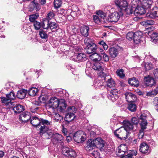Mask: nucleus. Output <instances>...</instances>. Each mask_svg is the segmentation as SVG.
<instances>
[{"mask_svg": "<svg viewBox=\"0 0 158 158\" xmlns=\"http://www.w3.org/2000/svg\"><path fill=\"white\" fill-rule=\"evenodd\" d=\"M105 145L103 140L100 138H98L95 139H90L86 143L85 148L86 150H90L93 147L98 148L100 149H102Z\"/></svg>", "mask_w": 158, "mask_h": 158, "instance_id": "f257e3e1", "label": "nucleus"}, {"mask_svg": "<svg viewBox=\"0 0 158 158\" xmlns=\"http://www.w3.org/2000/svg\"><path fill=\"white\" fill-rule=\"evenodd\" d=\"M86 47V52L87 54H90L95 52L97 49L96 45L92 42V40L89 38H86L84 40Z\"/></svg>", "mask_w": 158, "mask_h": 158, "instance_id": "f03ea898", "label": "nucleus"}, {"mask_svg": "<svg viewBox=\"0 0 158 158\" xmlns=\"http://www.w3.org/2000/svg\"><path fill=\"white\" fill-rule=\"evenodd\" d=\"M50 107L53 109H56L59 106L60 109L64 110L66 108V104L65 103L60 102L59 99L55 97H52L48 102Z\"/></svg>", "mask_w": 158, "mask_h": 158, "instance_id": "7ed1b4c3", "label": "nucleus"}, {"mask_svg": "<svg viewBox=\"0 0 158 158\" xmlns=\"http://www.w3.org/2000/svg\"><path fill=\"white\" fill-rule=\"evenodd\" d=\"M114 133L116 137L121 140H126L128 136V134L123 127L117 129Z\"/></svg>", "mask_w": 158, "mask_h": 158, "instance_id": "20e7f679", "label": "nucleus"}, {"mask_svg": "<svg viewBox=\"0 0 158 158\" xmlns=\"http://www.w3.org/2000/svg\"><path fill=\"white\" fill-rule=\"evenodd\" d=\"M62 153L64 158H74L77 156V153L75 150L68 147L63 148Z\"/></svg>", "mask_w": 158, "mask_h": 158, "instance_id": "39448f33", "label": "nucleus"}, {"mask_svg": "<svg viewBox=\"0 0 158 158\" xmlns=\"http://www.w3.org/2000/svg\"><path fill=\"white\" fill-rule=\"evenodd\" d=\"M74 139L78 143H80L85 140L86 136L84 132L81 131H77L74 135Z\"/></svg>", "mask_w": 158, "mask_h": 158, "instance_id": "423d86ee", "label": "nucleus"}, {"mask_svg": "<svg viewBox=\"0 0 158 158\" xmlns=\"http://www.w3.org/2000/svg\"><path fill=\"white\" fill-rule=\"evenodd\" d=\"M123 15V13L120 12H114L110 14L108 17V20L111 22H117L120 17Z\"/></svg>", "mask_w": 158, "mask_h": 158, "instance_id": "0eeeda50", "label": "nucleus"}, {"mask_svg": "<svg viewBox=\"0 0 158 158\" xmlns=\"http://www.w3.org/2000/svg\"><path fill=\"white\" fill-rule=\"evenodd\" d=\"M40 3V0H34L31 2L29 6V11H32L34 10H35L36 11H39L41 8Z\"/></svg>", "mask_w": 158, "mask_h": 158, "instance_id": "6e6552de", "label": "nucleus"}, {"mask_svg": "<svg viewBox=\"0 0 158 158\" xmlns=\"http://www.w3.org/2000/svg\"><path fill=\"white\" fill-rule=\"evenodd\" d=\"M124 127L128 135L132 132L134 131L133 125L128 120H124L123 122Z\"/></svg>", "mask_w": 158, "mask_h": 158, "instance_id": "1a4fd4ad", "label": "nucleus"}, {"mask_svg": "<svg viewBox=\"0 0 158 158\" xmlns=\"http://www.w3.org/2000/svg\"><path fill=\"white\" fill-rule=\"evenodd\" d=\"M93 69L96 71L97 74L100 76H103V69L102 65L98 62H95L92 66Z\"/></svg>", "mask_w": 158, "mask_h": 158, "instance_id": "9d476101", "label": "nucleus"}, {"mask_svg": "<svg viewBox=\"0 0 158 158\" xmlns=\"http://www.w3.org/2000/svg\"><path fill=\"white\" fill-rule=\"evenodd\" d=\"M144 81L145 85L147 86L152 87L154 86L156 84V82L154 79L149 75L144 77Z\"/></svg>", "mask_w": 158, "mask_h": 158, "instance_id": "9b49d317", "label": "nucleus"}, {"mask_svg": "<svg viewBox=\"0 0 158 158\" xmlns=\"http://www.w3.org/2000/svg\"><path fill=\"white\" fill-rule=\"evenodd\" d=\"M114 2L118 7L122 10V11L124 9L127 7L128 6V4L126 0H115Z\"/></svg>", "mask_w": 158, "mask_h": 158, "instance_id": "f8f14e48", "label": "nucleus"}, {"mask_svg": "<svg viewBox=\"0 0 158 158\" xmlns=\"http://www.w3.org/2000/svg\"><path fill=\"white\" fill-rule=\"evenodd\" d=\"M139 150L141 153L144 154H148L151 152V148L145 143H143L140 144Z\"/></svg>", "mask_w": 158, "mask_h": 158, "instance_id": "ddd939ff", "label": "nucleus"}, {"mask_svg": "<svg viewBox=\"0 0 158 158\" xmlns=\"http://www.w3.org/2000/svg\"><path fill=\"white\" fill-rule=\"evenodd\" d=\"M1 99L2 103L5 104V108L6 109H10L14 108L15 105L14 102H11V101H8L5 97H1Z\"/></svg>", "mask_w": 158, "mask_h": 158, "instance_id": "4468645a", "label": "nucleus"}, {"mask_svg": "<svg viewBox=\"0 0 158 158\" xmlns=\"http://www.w3.org/2000/svg\"><path fill=\"white\" fill-rule=\"evenodd\" d=\"M140 5H137L134 11V14L136 16H140L145 13V9L142 5L141 6Z\"/></svg>", "mask_w": 158, "mask_h": 158, "instance_id": "2eb2a0df", "label": "nucleus"}, {"mask_svg": "<svg viewBox=\"0 0 158 158\" xmlns=\"http://www.w3.org/2000/svg\"><path fill=\"white\" fill-rule=\"evenodd\" d=\"M125 95L126 101L128 102H134L136 100V95L131 92H126Z\"/></svg>", "mask_w": 158, "mask_h": 158, "instance_id": "dca6fc26", "label": "nucleus"}, {"mask_svg": "<svg viewBox=\"0 0 158 158\" xmlns=\"http://www.w3.org/2000/svg\"><path fill=\"white\" fill-rule=\"evenodd\" d=\"M118 155L122 156L125 154L127 152V148L125 144H122L118 147Z\"/></svg>", "mask_w": 158, "mask_h": 158, "instance_id": "f3484780", "label": "nucleus"}, {"mask_svg": "<svg viewBox=\"0 0 158 158\" xmlns=\"http://www.w3.org/2000/svg\"><path fill=\"white\" fill-rule=\"evenodd\" d=\"M41 119L36 116L32 117L30 121V123L33 126L37 128L40 127L41 123Z\"/></svg>", "mask_w": 158, "mask_h": 158, "instance_id": "a211bd4d", "label": "nucleus"}, {"mask_svg": "<svg viewBox=\"0 0 158 158\" xmlns=\"http://www.w3.org/2000/svg\"><path fill=\"white\" fill-rule=\"evenodd\" d=\"M52 141L54 143H62L64 141V138L62 135L58 133H55L54 137L52 139Z\"/></svg>", "mask_w": 158, "mask_h": 158, "instance_id": "6ab92c4d", "label": "nucleus"}, {"mask_svg": "<svg viewBox=\"0 0 158 158\" xmlns=\"http://www.w3.org/2000/svg\"><path fill=\"white\" fill-rule=\"evenodd\" d=\"M74 60L77 62H81L87 59L85 55L83 53L78 54L77 56H74Z\"/></svg>", "mask_w": 158, "mask_h": 158, "instance_id": "aec40b11", "label": "nucleus"}, {"mask_svg": "<svg viewBox=\"0 0 158 158\" xmlns=\"http://www.w3.org/2000/svg\"><path fill=\"white\" fill-rule=\"evenodd\" d=\"M149 115V113L147 110H145L144 112L142 114L140 117V120H141L140 124L142 123L146 124L145 126H147V122L146 120V118Z\"/></svg>", "mask_w": 158, "mask_h": 158, "instance_id": "412c9836", "label": "nucleus"}, {"mask_svg": "<svg viewBox=\"0 0 158 158\" xmlns=\"http://www.w3.org/2000/svg\"><path fill=\"white\" fill-rule=\"evenodd\" d=\"M31 118V114L28 112H25L20 115V119L23 122H27Z\"/></svg>", "mask_w": 158, "mask_h": 158, "instance_id": "4be33fe9", "label": "nucleus"}, {"mask_svg": "<svg viewBox=\"0 0 158 158\" xmlns=\"http://www.w3.org/2000/svg\"><path fill=\"white\" fill-rule=\"evenodd\" d=\"M142 37V33L140 31H137L135 33V35L133 40L136 44H139Z\"/></svg>", "mask_w": 158, "mask_h": 158, "instance_id": "5701e85b", "label": "nucleus"}, {"mask_svg": "<svg viewBox=\"0 0 158 158\" xmlns=\"http://www.w3.org/2000/svg\"><path fill=\"white\" fill-rule=\"evenodd\" d=\"M148 34L152 39V42L154 43H156L158 41V34L157 33L154 31H148Z\"/></svg>", "mask_w": 158, "mask_h": 158, "instance_id": "b1692460", "label": "nucleus"}, {"mask_svg": "<svg viewBox=\"0 0 158 158\" xmlns=\"http://www.w3.org/2000/svg\"><path fill=\"white\" fill-rule=\"evenodd\" d=\"M153 3L151 0H143L141 3V5L145 9L150 8Z\"/></svg>", "mask_w": 158, "mask_h": 158, "instance_id": "393cba45", "label": "nucleus"}, {"mask_svg": "<svg viewBox=\"0 0 158 158\" xmlns=\"http://www.w3.org/2000/svg\"><path fill=\"white\" fill-rule=\"evenodd\" d=\"M89 27L88 26L84 25L81 27L80 32L81 34L83 36L87 37L88 35Z\"/></svg>", "mask_w": 158, "mask_h": 158, "instance_id": "a878e982", "label": "nucleus"}, {"mask_svg": "<svg viewBox=\"0 0 158 158\" xmlns=\"http://www.w3.org/2000/svg\"><path fill=\"white\" fill-rule=\"evenodd\" d=\"M27 93V91L24 89L20 90L17 93V96L20 99H23L26 97Z\"/></svg>", "mask_w": 158, "mask_h": 158, "instance_id": "bb28decb", "label": "nucleus"}, {"mask_svg": "<svg viewBox=\"0 0 158 158\" xmlns=\"http://www.w3.org/2000/svg\"><path fill=\"white\" fill-rule=\"evenodd\" d=\"M90 59L95 62L100 61L102 57L98 53L95 52L92 53L90 56Z\"/></svg>", "mask_w": 158, "mask_h": 158, "instance_id": "cd10ccee", "label": "nucleus"}, {"mask_svg": "<svg viewBox=\"0 0 158 158\" xmlns=\"http://www.w3.org/2000/svg\"><path fill=\"white\" fill-rule=\"evenodd\" d=\"M15 113H19L22 112L24 110L23 106L21 105L17 104L13 108Z\"/></svg>", "mask_w": 158, "mask_h": 158, "instance_id": "c85d7f7f", "label": "nucleus"}, {"mask_svg": "<svg viewBox=\"0 0 158 158\" xmlns=\"http://www.w3.org/2000/svg\"><path fill=\"white\" fill-rule=\"evenodd\" d=\"M137 154V152L136 151L132 150L129 153H126L122 155V158H132L133 156H136Z\"/></svg>", "mask_w": 158, "mask_h": 158, "instance_id": "c756f323", "label": "nucleus"}, {"mask_svg": "<svg viewBox=\"0 0 158 158\" xmlns=\"http://www.w3.org/2000/svg\"><path fill=\"white\" fill-rule=\"evenodd\" d=\"M109 54L110 56L112 58L116 57L118 54L117 49L114 47H112L109 50Z\"/></svg>", "mask_w": 158, "mask_h": 158, "instance_id": "7c9ffc66", "label": "nucleus"}, {"mask_svg": "<svg viewBox=\"0 0 158 158\" xmlns=\"http://www.w3.org/2000/svg\"><path fill=\"white\" fill-rule=\"evenodd\" d=\"M145 124L144 123L143 124L142 123L140 124L141 129L140 130L139 133L138 135V137L139 139L143 138L144 136V131L146 128L147 126H145Z\"/></svg>", "mask_w": 158, "mask_h": 158, "instance_id": "2f4dec72", "label": "nucleus"}, {"mask_svg": "<svg viewBox=\"0 0 158 158\" xmlns=\"http://www.w3.org/2000/svg\"><path fill=\"white\" fill-rule=\"evenodd\" d=\"M149 16L151 18L158 17V7L156 6L154 7Z\"/></svg>", "mask_w": 158, "mask_h": 158, "instance_id": "473e14b6", "label": "nucleus"}, {"mask_svg": "<svg viewBox=\"0 0 158 158\" xmlns=\"http://www.w3.org/2000/svg\"><path fill=\"white\" fill-rule=\"evenodd\" d=\"M39 89L36 88L31 87L28 91V94L30 96L34 97L37 95Z\"/></svg>", "mask_w": 158, "mask_h": 158, "instance_id": "72a5a7b5", "label": "nucleus"}, {"mask_svg": "<svg viewBox=\"0 0 158 158\" xmlns=\"http://www.w3.org/2000/svg\"><path fill=\"white\" fill-rule=\"evenodd\" d=\"M75 116L73 113L72 114L68 113L66 115L64 118V120L68 122L72 121L75 118Z\"/></svg>", "mask_w": 158, "mask_h": 158, "instance_id": "f704fd0d", "label": "nucleus"}, {"mask_svg": "<svg viewBox=\"0 0 158 158\" xmlns=\"http://www.w3.org/2000/svg\"><path fill=\"white\" fill-rule=\"evenodd\" d=\"M128 82L130 85L134 86L137 87L139 84V81L134 77L130 79Z\"/></svg>", "mask_w": 158, "mask_h": 158, "instance_id": "c9c22d12", "label": "nucleus"}, {"mask_svg": "<svg viewBox=\"0 0 158 158\" xmlns=\"http://www.w3.org/2000/svg\"><path fill=\"white\" fill-rule=\"evenodd\" d=\"M40 127H38L40 129V135H42L44 134L45 135L46 133L48 131V128L47 127L45 126L44 125H40Z\"/></svg>", "mask_w": 158, "mask_h": 158, "instance_id": "e433bc0d", "label": "nucleus"}, {"mask_svg": "<svg viewBox=\"0 0 158 158\" xmlns=\"http://www.w3.org/2000/svg\"><path fill=\"white\" fill-rule=\"evenodd\" d=\"M142 66L144 67L146 71L151 69L152 67V64L149 62L147 63L144 62L142 64Z\"/></svg>", "mask_w": 158, "mask_h": 158, "instance_id": "4c0bfd02", "label": "nucleus"}, {"mask_svg": "<svg viewBox=\"0 0 158 158\" xmlns=\"http://www.w3.org/2000/svg\"><path fill=\"white\" fill-rule=\"evenodd\" d=\"M154 21L152 20L144 21L141 23V24L142 25L146 27L149 25H153L154 24Z\"/></svg>", "mask_w": 158, "mask_h": 158, "instance_id": "58836bf2", "label": "nucleus"}, {"mask_svg": "<svg viewBox=\"0 0 158 158\" xmlns=\"http://www.w3.org/2000/svg\"><path fill=\"white\" fill-rule=\"evenodd\" d=\"M49 23L48 20L44 19L43 20L41 26L44 29H47L49 28Z\"/></svg>", "mask_w": 158, "mask_h": 158, "instance_id": "ea45409f", "label": "nucleus"}, {"mask_svg": "<svg viewBox=\"0 0 158 158\" xmlns=\"http://www.w3.org/2000/svg\"><path fill=\"white\" fill-rule=\"evenodd\" d=\"M5 98H6L7 100L11 101V100L14 99L15 98V96L14 93L11 92L9 94H7L6 97Z\"/></svg>", "mask_w": 158, "mask_h": 158, "instance_id": "a19ab883", "label": "nucleus"}, {"mask_svg": "<svg viewBox=\"0 0 158 158\" xmlns=\"http://www.w3.org/2000/svg\"><path fill=\"white\" fill-rule=\"evenodd\" d=\"M115 85L114 81L112 78L109 79L107 81V85L108 87H112L114 86Z\"/></svg>", "mask_w": 158, "mask_h": 158, "instance_id": "79ce46f5", "label": "nucleus"}, {"mask_svg": "<svg viewBox=\"0 0 158 158\" xmlns=\"http://www.w3.org/2000/svg\"><path fill=\"white\" fill-rule=\"evenodd\" d=\"M137 106L135 104H130L128 106V109L131 112H134L136 110Z\"/></svg>", "mask_w": 158, "mask_h": 158, "instance_id": "37998d69", "label": "nucleus"}, {"mask_svg": "<svg viewBox=\"0 0 158 158\" xmlns=\"http://www.w3.org/2000/svg\"><path fill=\"white\" fill-rule=\"evenodd\" d=\"M54 122H58L59 121H61V120L63 119L62 117L58 113H55L54 114Z\"/></svg>", "mask_w": 158, "mask_h": 158, "instance_id": "c03bdc74", "label": "nucleus"}, {"mask_svg": "<svg viewBox=\"0 0 158 158\" xmlns=\"http://www.w3.org/2000/svg\"><path fill=\"white\" fill-rule=\"evenodd\" d=\"M76 111L77 109L74 106H69L67 109V111L68 113H70L71 114L73 113L74 114Z\"/></svg>", "mask_w": 158, "mask_h": 158, "instance_id": "a18cd8bd", "label": "nucleus"}, {"mask_svg": "<svg viewBox=\"0 0 158 158\" xmlns=\"http://www.w3.org/2000/svg\"><path fill=\"white\" fill-rule=\"evenodd\" d=\"M135 35V33L132 32H128L126 35L127 38L129 40L131 41L133 40L134 35Z\"/></svg>", "mask_w": 158, "mask_h": 158, "instance_id": "49530a36", "label": "nucleus"}, {"mask_svg": "<svg viewBox=\"0 0 158 158\" xmlns=\"http://www.w3.org/2000/svg\"><path fill=\"white\" fill-rule=\"evenodd\" d=\"M108 98L114 102L118 99V96L113 95V94H109Z\"/></svg>", "mask_w": 158, "mask_h": 158, "instance_id": "de8ad7c7", "label": "nucleus"}, {"mask_svg": "<svg viewBox=\"0 0 158 158\" xmlns=\"http://www.w3.org/2000/svg\"><path fill=\"white\" fill-rule=\"evenodd\" d=\"M39 35L42 39H46L48 38V35L47 33L43 30H40Z\"/></svg>", "mask_w": 158, "mask_h": 158, "instance_id": "09e8293b", "label": "nucleus"}, {"mask_svg": "<svg viewBox=\"0 0 158 158\" xmlns=\"http://www.w3.org/2000/svg\"><path fill=\"white\" fill-rule=\"evenodd\" d=\"M58 24L55 22H50L49 23V28L52 30L58 27Z\"/></svg>", "mask_w": 158, "mask_h": 158, "instance_id": "8fccbe9b", "label": "nucleus"}, {"mask_svg": "<svg viewBox=\"0 0 158 158\" xmlns=\"http://www.w3.org/2000/svg\"><path fill=\"white\" fill-rule=\"evenodd\" d=\"M157 94V91L155 89L154 90L148 92L146 94V95L148 96L152 97L154 96Z\"/></svg>", "mask_w": 158, "mask_h": 158, "instance_id": "3c124183", "label": "nucleus"}, {"mask_svg": "<svg viewBox=\"0 0 158 158\" xmlns=\"http://www.w3.org/2000/svg\"><path fill=\"white\" fill-rule=\"evenodd\" d=\"M61 0H55L54 4L55 8H58L60 7L61 5Z\"/></svg>", "mask_w": 158, "mask_h": 158, "instance_id": "603ef678", "label": "nucleus"}, {"mask_svg": "<svg viewBox=\"0 0 158 158\" xmlns=\"http://www.w3.org/2000/svg\"><path fill=\"white\" fill-rule=\"evenodd\" d=\"M54 16V14L53 12H50L48 14L46 18L45 19L49 21L53 19Z\"/></svg>", "mask_w": 158, "mask_h": 158, "instance_id": "864d4df0", "label": "nucleus"}, {"mask_svg": "<svg viewBox=\"0 0 158 158\" xmlns=\"http://www.w3.org/2000/svg\"><path fill=\"white\" fill-rule=\"evenodd\" d=\"M39 16L38 14H33L30 15L29 17V20L31 22H34L35 20Z\"/></svg>", "mask_w": 158, "mask_h": 158, "instance_id": "5fc2aeb1", "label": "nucleus"}, {"mask_svg": "<svg viewBox=\"0 0 158 158\" xmlns=\"http://www.w3.org/2000/svg\"><path fill=\"white\" fill-rule=\"evenodd\" d=\"M123 11L128 15H131L133 11L131 8H126L124 9L122 12L123 13Z\"/></svg>", "mask_w": 158, "mask_h": 158, "instance_id": "6e6d98bb", "label": "nucleus"}, {"mask_svg": "<svg viewBox=\"0 0 158 158\" xmlns=\"http://www.w3.org/2000/svg\"><path fill=\"white\" fill-rule=\"evenodd\" d=\"M52 122L49 121L47 120L44 119L42 118L41 119V123L42 125H50L51 124Z\"/></svg>", "mask_w": 158, "mask_h": 158, "instance_id": "4d7b16f0", "label": "nucleus"}, {"mask_svg": "<svg viewBox=\"0 0 158 158\" xmlns=\"http://www.w3.org/2000/svg\"><path fill=\"white\" fill-rule=\"evenodd\" d=\"M117 75L120 77L123 78L124 76L125 75L123 73V69H121L118 70L116 72Z\"/></svg>", "mask_w": 158, "mask_h": 158, "instance_id": "13d9d810", "label": "nucleus"}, {"mask_svg": "<svg viewBox=\"0 0 158 158\" xmlns=\"http://www.w3.org/2000/svg\"><path fill=\"white\" fill-rule=\"evenodd\" d=\"M38 109V107L36 105L33 104L30 109L31 111L33 113H35L37 112Z\"/></svg>", "mask_w": 158, "mask_h": 158, "instance_id": "bf43d9fd", "label": "nucleus"}, {"mask_svg": "<svg viewBox=\"0 0 158 158\" xmlns=\"http://www.w3.org/2000/svg\"><path fill=\"white\" fill-rule=\"evenodd\" d=\"M34 25L35 29L36 30L39 29L40 28L41 26L40 23L37 21L34 22Z\"/></svg>", "mask_w": 158, "mask_h": 158, "instance_id": "052dcab7", "label": "nucleus"}, {"mask_svg": "<svg viewBox=\"0 0 158 158\" xmlns=\"http://www.w3.org/2000/svg\"><path fill=\"white\" fill-rule=\"evenodd\" d=\"M93 19L95 22L97 24H98L102 21V19H101L98 15H94Z\"/></svg>", "mask_w": 158, "mask_h": 158, "instance_id": "680f3d73", "label": "nucleus"}, {"mask_svg": "<svg viewBox=\"0 0 158 158\" xmlns=\"http://www.w3.org/2000/svg\"><path fill=\"white\" fill-rule=\"evenodd\" d=\"M48 132H47L45 134V135L46 136L47 139H49L50 138H52V139L54 137V134L52 132H50L48 131Z\"/></svg>", "mask_w": 158, "mask_h": 158, "instance_id": "e2e57ef3", "label": "nucleus"}, {"mask_svg": "<svg viewBox=\"0 0 158 158\" xmlns=\"http://www.w3.org/2000/svg\"><path fill=\"white\" fill-rule=\"evenodd\" d=\"M98 15L101 19H104L106 16L105 13L101 11H99L98 13Z\"/></svg>", "mask_w": 158, "mask_h": 158, "instance_id": "0e129e2a", "label": "nucleus"}, {"mask_svg": "<svg viewBox=\"0 0 158 158\" xmlns=\"http://www.w3.org/2000/svg\"><path fill=\"white\" fill-rule=\"evenodd\" d=\"M92 155L95 158H99L100 157V153L97 151H94L92 153Z\"/></svg>", "mask_w": 158, "mask_h": 158, "instance_id": "69168bd1", "label": "nucleus"}, {"mask_svg": "<svg viewBox=\"0 0 158 158\" xmlns=\"http://www.w3.org/2000/svg\"><path fill=\"white\" fill-rule=\"evenodd\" d=\"M141 0H131L132 4L135 6H137L138 5L141 4Z\"/></svg>", "mask_w": 158, "mask_h": 158, "instance_id": "338daca9", "label": "nucleus"}, {"mask_svg": "<svg viewBox=\"0 0 158 158\" xmlns=\"http://www.w3.org/2000/svg\"><path fill=\"white\" fill-rule=\"evenodd\" d=\"M6 114L5 112H2V111H0V118L2 120H4L6 117Z\"/></svg>", "mask_w": 158, "mask_h": 158, "instance_id": "774afa93", "label": "nucleus"}]
</instances>
